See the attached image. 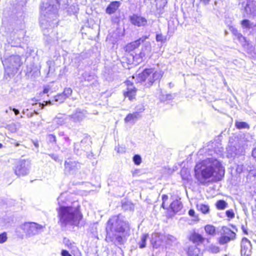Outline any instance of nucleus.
I'll use <instances>...</instances> for the list:
<instances>
[{"instance_id":"1","label":"nucleus","mask_w":256,"mask_h":256,"mask_svg":"<svg viewBox=\"0 0 256 256\" xmlns=\"http://www.w3.org/2000/svg\"><path fill=\"white\" fill-rule=\"evenodd\" d=\"M129 231L128 222L120 214L114 216L106 223V241L116 246L122 245L126 242L127 233Z\"/></svg>"},{"instance_id":"2","label":"nucleus","mask_w":256,"mask_h":256,"mask_svg":"<svg viewBox=\"0 0 256 256\" xmlns=\"http://www.w3.org/2000/svg\"><path fill=\"white\" fill-rule=\"evenodd\" d=\"M194 172L196 178L202 184L209 182L211 178L216 180H221L225 172L221 162L214 158H208L196 164Z\"/></svg>"},{"instance_id":"3","label":"nucleus","mask_w":256,"mask_h":256,"mask_svg":"<svg viewBox=\"0 0 256 256\" xmlns=\"http://www.w3.org/2000/svg\"><path fill=\"white\" fill-rule=\"evenodd\" d=\"M80 207L78 202H74L70 206L57 208L60 226L62 228H66L68 226H78L83 218Z\"/></svg>"},{"instance_id":"4","label":"nucleus","mask_w":256,"mask_h":256,"mask_svg":"<svg viewBox=\"0 0 256 256\" xmlns=\"http://www.w3.org/2000/svg\"><path fill=\"white\" fill-rule=\"evenodd\" d=\"M162 76V73L161 70H157L152 68H146L138 74V81L144 82V86L150 88L155 82H158Z\"/></svg>"},{"instance_id":"5","label":"nucleus","mask_w":256,"mask_h":256,"mask_svg":"<svg viewBox=\"0 0 256 256\" xmlns=\"http://www.w3.org/2000/svg\"><path fill=\"white\" fill-rule=\"evenodd\" d=\"M2 62L5 70L4 77L6 79L13 76L22 64L20 57L18 55L11 56Z\"/></svg>"},{"instance_id":"6","label":"nucleus","mask_w":256,"mask_h":256,"mask_svg":"<svg viewBox=\"0 0 256 256\" xmlns=\"http://www.w3.org/2000/svg\"><path fill=\"white\" fill-rule=\"evenodd\" d=\"M41 12L44 16H42L40 18V24L43 28L48 29L49 28V26H51V24L47 18H48L50 16L53 19L56 17L57 13L56 6L48 3H43L42 5L41 6Z\"/></svg>"},{"instance_id":"7","label":"nucleus","mask_w":256,"mask_h":256,"mask_svg":"<svg viewBox=\"0 0 256 256\" xmlns=\"http://www.w3.org/2000/svg\"><path fill=\"white\" fill-rule=\"evenodd\" d=\"M43 228L42 225L35 222H26L20 226L26 236L28 238L40 234L42 231Z\"/></svg>"},{"instance_id":"8","label":"nucleus","mask_w":256,"mask_h":256,"mask_svg":"<svg viewBox=\"0 0 256 256\" xmlns=\"http://www.w3.org/2000/svg\"><path fill=\"white\" fill-rule=\"evenodd\" d=\"M30 165L24 160H20L16 162L12 169L18 176H24L29 172Z\"/></svg>"},{"instance_id":"9","label":"nucleus","mask_w":256,"mask_h":256,"mask_svg":"<svg viewBox=\"0 0 256 256\" xmlns=\"http://www.w3.org/2000/svg\"><path fill=\"white\" fill-rule=\"evenodd\" d=\"M239 4L244 8L247 15L256 16V2L253 0H240Z\"/></svg>"},{"instance_id":"10","label":"nucleus","mask_w":256,"mask_h":256,"mask_svg":"<svg viewBox=\"0 0 256 256\" xmlns=\"http://www.w3.org/2000/svg\"><path fill=\"white\" fill-rule=\"evenodd\" d=\"M222 230L224 235L218 238L219 244L222 245L227 244L231 240H234L236 235L233 231L228 228L224 227Z\"/></svg>"},{"instance_id":"11","label":"nucleus","mask_w":256,"mask_h":256,"mask_svg":"<svg viewBox=\"0 0 256 256\" xmlns=\"http://www.w3.org/2000/svg\"><path fill=\"white\" fill-rule=\"evenodd\" d=\"M129 19L132 24L138 27L144 26L148 24L147 20L145 18L136 14L130 16Z\"/></svg>"},{"instance_id":"12","label":"nucleus","mask_w":256,"mask_h":256,"mask_svg":"<svg viewBox=\"0 0 256 256\" xmlns=\"http://www.w3.org/2000/svg\"><path fill=\"white\" fill-rule=\"evenodd\" d=\"M241 256H251L252 246L250 241L244 238L241 242Z\"/></svg>"},{"instance_id":"13","label":"nucleus","mask_w":256,"mask_h":256,"mask_svg":"<svg viewBox=\"0 0 256 256\" xmlns=\"http://www.w3.org/2000/svg\"><path fill=\"white\" fill-rule=\"evenodd\" d=\"M147 36H144L139 39L128 44L125 47L126 51L128 52H133L146 38Z\"/></svg>"},{"instance_id":"14","label":"nucleus","mask_w":256,"mask_h":256,"mask_svg":"<svg viewBox=\"0 0 256 256\" xmlns=\"http://www.w3.org/2000/svg\"><path fill=\"white\" fill-rule=\"evenodd\" d=\"M64 168L66 172L74 173L80 168V164L76 161L68 160L65 161Z\"/></svg>"},{"instance_id":"15","label":"nucleus","mask_w":256,"mask_h":256,"mask_svg":"<svg viewBox=\"0 0 256 256\" xmlns=\"http://www.w3.org/2000/svg\"><path fill=\"white\" fill-rule=\"evenodd\" d=\"M164 236L160 233L154 232L152 234L151 244L154 248H158L163 242Z\"/></svg>"},{"instance_id":"16","label":"nucleus","mask_w":256,"mask_h":256,"mask_svg":"<svg viewBox=\"0 0 256 256\" xmlns=\"http://www.w3.org/2000/svg\"><path fill=\"white\" fill-rule=\"evenodd\" d=\"M122 3L120 1H113L110 3L106 9V12L110 15L114 14L120 6Z\"/></svg>"},{"instance_id":"17","label":"nucleus","mask_w":256,"mask_h":256,"mask_svg":"<svg viewBox=\"0 0 256 256\" xmlns=\"http://www.w3.org/2000/svg\"><path fill=\"white\" fill-rule=\"evenodd\" d=\"M141 117L139 112H134L128 114L124 118V120L126 124H134Z\"/></svg>"},{"instance_id":"18","label":"nucleus","mask_w":256,"mask_h":256,"mask_svg":"<svg viewBox=\"0 0 256 256\" xmlns=\"http://www.w3.org/2000/svg\"><path fill=\"white\" fill-rule=\"evenodd\" d=\"M126 82L128 87L127 90L124 92V95L131 100L136 95V88L133 86L132 82L130 80H128Z\"/></svg>"},{"instance_id":"19","label":"nucleus","mask_w":256,"mask_h":256,"mask_svg":"<svg viewBox=\"0 0 256 256\" xmlns=\"http://www.w3.org/2000/svg\"><path fill=\"white\" fill-rule=\"evenodd\" d=\"M85 116V113L83 110H80V109H78L73 114L70 116H68V118L69 119L72 120L73 122H76L82 120Z\"/></svg>"},{"instance_id":"20","label":"nucleus","mask_w":256,"mask_h":256,"mask_svg":"<svg viewBox=\"0 0 256 256\" xmlns=\"http://www.w3.org/2000/svg\"><path fill=\"white\" fill-rule=\"evenodd\" d=\"M152 50L151 44L150 42H146L142 46L141 53L144 58L150 57Z\"/></svg>"},{"instance_id":"21","label":"nucleus","mask_w":256,"mask_h":256,"mask_svg":"<svg viewBox=\"0 0 256 256\" xmlns=\"http://www.w3.org/2000/svg\"><path fill=\"white\" fill-rule=\"evenodd\" d=\"M188 256H202L200 249L196 246H190L188 248Z\"/></svg>"},{"instance_id":"22","label":"nucleus","mask_w":256,"mask_h":256,"mask_svg":"<svg viewBox=\"0 0 256 256\" xmlns=\"http://www.w3.org/2000/svg\"><path fill=\"white\" fill-rule=\"evenodd\" d=\"M228 151V154H230L232 156L242 154L244 152L243 148L237 150L236 147L234 146H231L229 147Z\"/></svg>"},{"instance_id":"23","label":"nucleus","mask_w":256,"mask_h":256,"mask_svg":"<svg viewBox=\"0 0 256 256\" xmlns=\"http://www.w3.org/2000/svg\"><path fill=\"white\" fill-rule=\"evenodd\" d=\"M232 33L236 39H237L242 44H244L246 42V38L238 30L235 28L232 30Z\"/></svg>"},{"instance_id":"24","label":"nucleus","mask_w":256,"mask_h":256,"mask_svg":"<svg viewBox=\"0 0 256 256\" xmlns=\"http://www.w3.org/2000/svg\"><path fill=\"white\" fill-rule=\"evenodd\" d=\"M148 237V234H144L141 236L140 240L138 243L140 248H144L146 247Z\"/></svg>"},{"instance_id":"25","label":"nucleus","mask_w":256,"mask_h":256,"mask_svg":"<svg viewBox=\"0 0 256 256\" xmlns=\"http://www.w3.org/2000/svg\"><path fill=\"white\" fill-rule=\"evenodd\" d=\"M190 240L194 243L198 244L202 243L204 240V238L200 234L197 233H194L190 236Z\"/></svg>"},{"instance_id":"26","label":"nucleus","mask_w":256,"mask_h":256,"mask_svg":"<svg viewBox=\"0 0 256 256\" xmlns=\"http://www.w3.org/2000/svg\"><path fill=\"white\" fill-rule=\"evenodd\" d=\"M130 56H132L133 60L138 64L141 62L144 58L140 52L139 53H136L135 52H133L130 54Z\"/></svg>"},{"instance_id":"27","label":"nucleus","mask_w":256,"mask_h":256,"mask_svg":"<svg viewBox=\"0 0 256 256\" xmlns=\"http://www.w3.org/2000/svg\"><path fill=\"white\" fill-rule=\"evenodd\" d=\"M71 140L68 136H64V138H60V142L58 144H57L58 146H62L64 148H66L70 144Z\"/></svg>"},{"instance_id":"28","label":"nucleus","mask_w":256,"mask_h":256,"mask_svg":"<svg viewBox=\"0 0 256 256\" xmlns=\"http://www.w3.org/2000/svg\"><path fill=\"white\" fill-rule=\"evenodd\" d=\"M176 204L174 202L171 203L168 210L166 216L168 218H172L176 214Z\"/></svg>"},{"instance_id":"29","label":"nucleus","mask_w":256,"mask_h":256,"mask_svg":"<svg viewBox=\"0 0 256 256\" xmlns=\"http://www.w3.org/2000/svg\"><path fill=\"white\" fill-rule=\"evenodd\" d=\"M66 193H62L58 198V202L59 206L58 208H60L62 206H67L66 205Z\"/></svg>"},{"instance_id":"30","label":"nucleus","mask_w":256,"mask_h":256,"mask_svg":"<svg viewBox=\"0 0 256 256\" xmlns=\"http://www.w3.org/2000/svg\"><path fill=\"white\" fill-rule=\"evenodd\" d=\"M68 116H62L61 117H56L54 120V122L59 126L64 124L68 120Z\"/></svg>"},{"instance_id":"31","label":"nucleus","mask_w":256,"mask_h":256,"mask_svg":"<svg viewBox=\"0 0 256 256\" xmlns=\"http://www.w3.org/2000/svg\"><path fill=\"white\" fill-rule=\"evenodd\" d=\"M235 126L238 129H249V124L244 122H240L236 120L235 122Z\"/></svg>"},{"instance_id":"32","label":"nucleus","mask_w":256,"mask_h":256,"mask_svg":"<svg viewBox=\"0 0 256 256\" xmlns=\"http://www.w3.org/2000/svg\"><path fill=\"white\" fill-rule=\"evenodd\" d=\"M156 40L157 42H160L162 46L166 40V36L162 34L161 33L157 32L156 36Z\"/></svg>"},{"instance_id":"33","label":"nucleus","mask_w":256,"mask_h":256,"mask_svg":"<svg viewBox=\"0 0 256 256\" xmlns=\"http://www.w3.org/2000/svg\"><path fill=\"white\" fill-rule=\"evenodd\" d=\"M241 25L243 28L249 30L252 28L254 26L248 20H244L241 22Z\"/></svg>"},{"instance_id":"34","label":"nucleus","mask_w":256,"mask_h":256,"mask_svg":"<svg viewBox=\"0 0 256 256\" xmlns=\"http://www.w3.org/2000/svg\"><path fill=\"white\" fill-rule=\"evenodd\" d=\"M204 230L206 233L208 234L214 236L216 234L215 228L212 225L208 224L206 226Z\"/></svg>"},{"instance_id":"35","label":"nucleus","mask_w":256,"mask_h":256,"mask_svg":"<svg viewBox=\"0 0 256 256\" xmlns=\"http://www.w3.org/2000/svg\"><path fill=\"white\" fill-rule=\"evenodd\" d=\"M198 210L200 211L202 213L206 214L209 212L210 208L208 205L204 204H200L197 205Z\"/></svg>"},{"instance_id":"36","label":"nucleus","mask_w":256,"mask_h":256,"mask_svg":"<svg viewBox=\"0 0 256 256\" xmlns=\"http://www.w3.org/2000/svg\"><path fill=\"white\" fill-rule=\"evenodd\" d=\"M122 208L124 210H134V205L129 202H126L122 204Z\"/></svg>"},{"instance_id":"37","label":"nucleus","mask_w":256,"mask_h":256,"mask_svg":"<svg viewBox=\"0 0 256 256\" xmlns=\"http://www.w3.org/2000/svg\"><path fill=\"white\" fill-rule=\"evenodd\" d=\"M227 206V203L224 200H219L216 203V206L218 210H224Z\"/></svg>"},{"instance_id":"38","label":"nucleus","mask_w":256,"mask_h":256,"mask_svg":"<svg viewBox=\"0 0 256 256\" xmlns=\"http://www.w3.org/2000/svg\"><path fill=\"white\" fill-rule=\"evenodd\" d=\"M54 98V102H58L60 104L63 102L64 100L66 99V96H64L62 93L56 96Z\"/></svg>"},{"instance_id":"39","label":"nucleus","mask_w":256,"mask_h":256,"mask_svg":"<svg viewBox=\"0 0 256 256\" xmlns=\"http://www.w3.org/2000/svg\"><path fill=\"white\" fill-rule=\"evenodd\" d=\"M82 77L85 80L90 82L94 78V76L90 73L85 72L82 74Z\"/></svg>"},{"instance_id":"40","label":"nucleus","mask_w":256,"mask_h":256,"mask_svg":"<svg viewBox=\"0 0 256 256\" xmlns=\"http://www.w3.org/2000/svg\"><path fill=\"white\" fill-rule=\"evenodd\" d=\"M208 250L210 252L216 254L220 252V248L218 246L212 244L208 246Z\"/></svg>"},{"instance_id":"41","label":"nucleus","mask_w":256,"mask_h":256,"mask_svg":"<svg viewBox=\"0 0 256 256\" xmlns=\"http://www.w3.org/2000/svg\"><path fill=\"white\" fill-rule=\"evenodd\" d=\"M132 159L136 165H140L142 162V158L139 154H135Z\"/></svg>"},{"instance_id":"42","label":"nucleus","mask_w":256,"mask_h":256,"mask_svg":"<svg viewBox=\"0 0 256 256\" xmlns=\"http://www.w3.org/2000/svg\"><path fill=\"white\" fill-rule=\"evenodd\" d=\"M47 139L50 143L56 144V138L54 135L52 134H48L47 136Z\"/></svg>"},{"instance_id":"43","label":"nucleus","mask_w":256,"mask_h":256,"mask_svg":"<svg viewBox=\"0 0 256 256\" xmlns=\"http://www.w3.org/2000/svg\"><path fill=\"white\" fill-rule=\"evenodd\" d=\"M72 90L71 88H65L63 92H62V94L66 96V98H68L72 94Z\"/></svg>"},{"instance_id":"44","label":"nucleus","mask_w":256,"mask_h":256,"mask_svg":"<svg viewBox=\"0 0 256 256\" xmlns=\"http://www.w3.org/2000/svg\"><path fill=\"white\" fill-rule=\"evenodd\" d=\"M8 239L7 234L4 232L0 234V244H3Z\"/></svg>"},{"instance_id":"45","label":"nucleus","mask_w":256,"mask_h":256,"mask_svg":"<svg viewBox=\"0 0 256 256\" xmlns=\"http://www.w3.org/2000/svg\"><path fill=\"white\" fill-rule=\"evenodd\" d=\"M72 254L74 256H82V254L80 250L76 247L74 248L72 251Z\"/></svg>"},{"instance_id":"46","label":"nucleus","mask_w":256,"mask_h":256,"mask_svg":"<svg viewBox=\"0 0 256 256\" xmlns=\"http://www.w3.org/2000/svg\"><path fill=\"white\" fill-rule=\"evenodd\" d=\"M48 156L54 160L56 162H60V160L59 159L58 156L57 154H49Z\"/></svg>"},{"instance_id":"47","label":"nucleus","mask_w":256,"mask_h":256,"mask_svg":"<svg viewBox=\"0 0 256 256\" xmlns=\"http://www.w3.org/2000/svg\"><path fill=\"white\" fill-rule=\"evenodd\" d=\"M226 215L230 218H233L234 216V213L232 210H228L226 211Z\"/></svg>"},{"instance_id":"48","label":"nucleus","mask_w":256,"mask_h":256,"mask_svg":"<svg viewBox=\"0 0 256 256\" xmlns=\"http://www.w3.org/2000/svg\"><path fill=\"white\" fill-rule=\"evenodd\" d=\"M244 166L242 164L238 165L236 168V171L238 173L240 174L243 171Z\"/></svg>"},{"instance_id":"49","label":"nucleus","mask_w":256,"mask_h":256,"mask_svg":"<svg viewBox=\"0 0 256 256\" xmlns=\"http://www.w3.org/2000/svg\"><path fill=\"white\" fill-rule=\"evenodd\" d=\"M62 256H72L70 252L66 250H62L61 252Z\"/></svg>"},{"instance_id":"50","label":"nucleus","mask_w":256,"mask_h":256,"mask_svg":"<svg viewBox=\"0 0 256 256\" xmlns=\"http://www.w3.org/2000/svg\"><path fill=\"white\" fill-rule=\"evenodd\" d=\"M74 152H76L77 154H78V144L77 143L74 144Z\"/></svg>"},{"instance_id":"51","label":"nucleus","mask_w":256,"mask_h":256,"mask_svg":"<svg viewBox=\"0 0 256 256\" xmlns=\"http://www.w3.org/2000/svg\"><path fill=\"white\" fill-rule=\"evenodd\" d=\"M182 208V204L180 202H178L177 200V213L178 212V210H180Z\"/></svg>"},{"instance_id":"52","label":"nucleus","mask_w":256,"mask_h":256,"mask_svg":"<svg viewBox=\"0 0 256 256\" xmlns=\"http://www.w3.org/2000/svg\"><path fill=\"white\" fill-rule=\"evenodd\" d=\"M10 142L12 144H14L16 146H18L20 145L19 143L18 142H16V140L14 139H10Z\"/></svg>"},{"instance_id":"53","label":"nucleus","mask_w":256,"mask_h":256,"mask_svg":"<svg viewBox=\"0 0 256 256\" xmlns=\"http://www.w3.org/2000/svg\"><path fill=\"white\" fill-rule=\"evenodd\" d=\"M166 239L168 241L172 242L174 240V238L171 235H168L166 237Z\"/></svg>"},{"instance_id":"54","label":"nucleus","mask_w":256,"mask_h":256,"mask_svg":"<svg viewBox=\"0 0 256 256\" xmlns=\"http://www.w3.org/2000/svg\"><path fill=\"white\" fill-rule=\"evenodd\" d=\"M200 2L204 5L206 6L209 4L210 0H200Z\"/></svg>"},{"instance_id":"55","label":"nucleus","mask_w":256,"mask_h":256,"mask_svg":"<svg viewBox=\"0 0 256 256\" xmlns=\"http://www.w3.org/2000/svg\"><path fill=\"white\" fill-rule=\"evenodd\" d=\"M58 136L60 139L66 136L64 132H60L58 134Z\"/></svg>"},{"instance_id":"56","label":"nucleus","mask_w":256,"mask_h":256,"mask_svg":"<svg viewBox=\"0 0 256 256\" xmlns=\"http://www.w3.org/2000/svg\"><path fill=\"white\" fill-rule=\"evenodd\" d=\"M188 214L191 216H194L195 212L194 210H190L188 212Z\"/></svg>"},{"instance_id":"57","label":"nucleus","mask_w":256,"mask_h":256,"mask_svg":"<svg viewBox=\"0 0 256 256\" xmlns=\"http://www.w3.org/2000/svg\"><path fill=\"white\" fill-rule=\"evenodd\" d=\"M10 109L12 110L16 115H18L20 113L19 110L15 108H12L11 107H10Z\"/></svg>"},{"instance_id":"58","label":"nucleus","mask_w":256,"mask_h":256,"mask_svg":"<svg viewBox=\"0 0 256 256\" xmlns=\"http://www.w3.org/2000/svg\"><path fill=\"white\" fill-rule=\"evenodd\" d=\"M168 198V197L166 195H163L162 196V201L165 202L166 200Z\"/></svg>"},{"instance_id":"59","label":"nucleus","mask_w":256,"mask_h":256,"mask_svg":"<svg viewBox=\"0 0 256 256\" xmlns=\"http://www.w3.org/2000/svg\"><path fill=\"white\" fill-rule=\"evenodd\" d=\"M49 91V89L48 88H45L43 90L44 94H47Z\"/></svg>"},{"instance_id":"60","label":"nucleus","mask_w":256,"mask_h":256,"mask_svg":"<svg viewBox=\"0 0 256 256\" xmlns=\"http://www.w3.org/2000/svg\"><path fill=\"white\" fill-rule=\"evenodd\" d=\"M242 228L243 230V232H244V233L245 234H248V232H247L246 230L244 228V226H242Z\"/></svg>"},{"instance_id":"61","label":"nucleus","mask_w":256,"mask_h":256,"mask_svg":"<svg viewBox=\"0 0 256 256\" xmlns=\"http://www.w3.org/2000/svg\"><path fill=\"white\" fill-rule=\"evenodd\" d=\"M169 84V86L170 88H172V87H174V84H172L171 82L169 83L168 84Z\"/></svg>"},{"instance_id":"62","label":"nucleus","mask_w":256,"mask_h":256,"mask_svg":"<svg viewBox=\"0 0 256 256\" xmlns=\"http://www.w3.org/2000/svg\"><path fill=\"white\" fill-rule=\"evenodd\" d=\"M172 97V96L170 94H168L166 96V98L167 99H170Z\"/></svg>"},{"instance_id":"63","label":"nucleus","mask_w":256,"mask_h":256,"mask_svg":"<svg viewBox=\"0 0 256 256\" xmlns=\"http://www.w3.org/2000/svg\"><path fill=\"white\" fill-rule=\"evenodd\" d=\"M162 207L164 208H165V204H164V202H163L162 203Z\"/></svg>"},{"instance_id":"64","label":"nucleus","mask_w":256,"mask_h":256,"mask_svg":"<svg viewBox=\"0 0 256 256\" xmlns=\"http://www.w3.org/2000/svg\"><path fill=\"white\" fill-rule=\"evenodd\" d=\"M86 142V141L84 140H81L80 144H82L85 143Z\"/></svg>"}]
</instances>
